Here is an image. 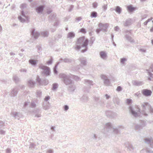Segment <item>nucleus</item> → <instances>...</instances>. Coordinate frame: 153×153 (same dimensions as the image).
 Here are the masks:
<instances>
[{"label": "nucleus", "mask_w": 153, "mask_h": 153, "mask_svg": "<svg viewBox=\"0 0 153 153\" xmlns=\"http://www.w3.org/2000/svg\"><path fill=\"white\" fill-rule=\"evenodd\" d=\"M30 32L31 37H33L34 39H37L40 35L39 32L35 31V29L34 28L30 29Z\"/></svg>", "instance_id": "nucleus-9"}, {"label": "nucleus", "mask_w": 153, "mask_h": 153, "mask_svg": "<svg viewBox=\"0 0 153 153\" xmlns=\"http://www.w3.org/2000/svg\"><path fill=\"white\" fill-rule=\"evenodd\" d=\"M81 63L83 66H85L87 64V60L85 57H82L80 58Z\"/></svg>", "instance_id": "nucleus-26"}, {"label": "nucleus", "mask_w": 153, "mask_h": 153, "mask_svg": "<svg viewBox=\"0 0 153 153\" xmlns=\"http://www.w3.org/2000/svg\"><path fill=\"white\" fill-rule=\"evenodd\" d=\"M106 115L109 118H114L116 115V114L114 112L107 111L105 112Z\"/></svg>", "instance_id": "nucleus-16"}, {"label": "nucleus", "mask_w": 153, "mask_h": 153, "mask_svg": "<svg viewBox=\"0 0 153 153\" xmlns=\"http://www.w3.org/2000/svg\"><path fill=\"white\" fill-rule=\"evenodd\" d=\"M142 94L146 97H148L151 95L152 94V91L149 89H146L142 90Z\"/></svg>", "instance_id": "nucleus-13"}, {"label": "nucleus", "mask_w": 153, "mask_h": 153, "mask_svg": "<svg viewBox=\"0 0 153 153\" xmlns=\"http://www.w3.org/2000/svg\"><path fill=\"white\" fill-rule=\"evenodd\" d=\"M126 148H127V150L130 151H133L134 148L132 144L129 142H127L125 144Z\"/></svg>", "instance_id": "nucleus-17"}, {"label": "nucleus", "mask_w": 153, "mask_h": 153, "mask_svg": "<svg viewBox=\"0 0 153 153\" xmlns=\"http://www.w3.org/2000/svg\"><path fill=\"white\" fill-rule=\"evenodd\" d=\"M93 7L95 8L97 7L98 6V4L97 2H94L92 4Z\"/></svg>", "instance_id": "nucleus-57"}, {"label": "nucleus", "mask_w": 153, "mask_h": 153, "mask_svg": "<svg viewBox=\"0 0 153 153\" xmlns=\"http://www.w3.org/2000/svg\"><path fill=\"white\" fill-rule=\"evenodd\" d=\"M84 83L89 85L88 87H85L83 90L85 93H89L91 88V86H93L94 84L93 81L89 79H85L84 80Z\"/></svg>", "instance_id": "nucleus-5"}, {"label": "nucleus", "mask_w": 153, "mask_h": 153, "mask_svg": "<svg viewBox=\"0 0 153 153\" xmlns=\"http://www.w3.org/2000/svg\"><path fill=\"white\" fill-rule=\"evenodd\" d=\"M80 68H82L81 65H77L76 67H74L73 68V70L75 71H78L80 69Z\"/></svg>", "instance_id": "nucleus-44"}, {"label": "nucleus", "mask_w": 153, "mask_h": 153, "mask_svg": "<svg viewBox=\"0 0 153 153\" xmlns=\"http://www.w3.org/2000/svg\"><path fill=\"white\" fill-rule=\"evenodd\" d=\"M18 18L19 20L22 22L23 23L25 21V19L22 18L21 16H19Z\"/></svg>", "instance_id": "nucleus-48"}, {"label": "nucleus", "mask_w": 153, "mask_h": 153, "mask_svg": "<svg viewBox=\"0 0 153 153\" xmlns=\"http://www.w3.org/2000/svg\"><path fill=\"white\" fill-rule=\"evenodd\" d=\"M5 126L4 122L0 120V128L4 127Z\"/></svg>", "instance_id": "nucleus-49"}, {"label": "nucleus", "mask_w": 153, "mask_h": 153, "mask_svg": "<svg viewBox=\"0 0 153 153\" xmlns=\"http://www.w3.org/2000/svg\"><path fill=\"white\" fill-rule=\"evenodd\" d=\"M109 25L108 23H105L104 24L102 23L99 24L98 26L100 28H101L102 31L106 32L107 31V29L109 27Z\"/></svg>", "instance_id": "nucleus-12"}, {"label": "nucleus", "mask_w": 153, "mask_h": 153, "mask_svg": "<svg viewBox=\"0 0 153 153\" xmlns=\"http://www.w3.org/2000/svg\"><path fill=\"white\" fill-rule=\"evenodd\" d=\"M115 10L118 14H120L122 11V9L119 6H117L115 9Z\"/></svg>", "instance_id": "nucleus-33"}, {"label": "nucleus", "mask_w": 153, "mask_h": 153, "mask_svg": "<svg viewBox=\"0 0 153 153\" xmlns=\"http://www.w3.org/2000/svg\"><path fill=\"white\" fill-rule=\"evenodd\" d=\"M88 39L85 38V36H82L78 39L76 42L77 45L74 47V48L77 50L80 49L82 47L84 48L82 49L81 52L84 53L88 49Z\"/></svg>", "instance_id": "nucleus-2"}, {"label": "nucleus", "mask_w": 153, "mask_h": 153, "mask_svg": "<svg viewBox=\"0 0 153 153\" xmlns=\"http://www.w3.org/2000/svg\"><path fill=\"white\" fill-rule=\"evenodd\" d=\"M140 107L141 109L140 106H136V108L137 110L135 111L132 106H130L129 107V111L131 114L135 117L140 116V114L145 117L148 116V115L146 111V109L149 110V112L151 114H153V108L148 102H144L141 103Z\"/></svg>", "instance_id": "nucleus-1"}, {"label": "nucleus", "mask_w": 153, "mask_h": 153, "mask_svg": "<svg viewBox=\"0 0 153 153\" xmlns=\"http://www.w3.org/2000/svg\"><path fill=\"white\" fill-rule=\"evenodd\" d=\"M101 79L103 81V83L104 85L106 86L110 85L111 82L108 77L104 74H101L100 75Z\"/></svg>", "instance_id": "nucleus-8"}, {"label": "nucleus", "mask_w": 153, "mask_h": 153, "mask_svg": "<svg viewBox=\"0 0 153 153\" xmlns=\"http://www.w3.org/2000/svg\"><path fill=\"white\" fill-rule=\"evenodd\" d=\"M113 101L115 104V106L116 105H120V101L118 98L117 97H114L113 99Z\"/></svg>", "instance_id": "nucleus-23"}, {"label": "nucleus", "mask_w": 153, "mask_h": 153, "mask_svg": "<svg viewBox=\"0 0 153 153\" xmlns=\"http://www.w3.org/2000/svg\"><path fill=\"white\" fill-rule=\"evenodd\" d=\"M143 128L140 125L137 124L136 125L135 127V130H140L142 129Z\"/></svg>", "instance_id": "nucleus-43"}, {"label": "nucleus", "mask_w": 153, "mask_h": 153, "mask_svg": "<svg viewBox=\"0 0 153 153\" xmlns=\"http://www.w3.org/2000/svg\"><path fill=\"white\" fill-rule=\"evenodd\" d=\"M89 100L88 97L85 94L83 95L82 97L80 98V101L82 102L86 103Z\"/></svg>", "instance_id": "nucleus-20"}, {"label": "nucleus", "mask_w": 153, "mask_h": 153, "mask_svg": "<svg viewBox=\"0 0 153 153\" xmlns=\"http://www.w3.org/2000/svg\"><path fill=\"white\" fill-rule=\"evenodd\" d=\"M146 151L147 153H153V152L149 148H147L146 149Z\"/></svg>", "instance_id": "nucleus-56"}, {"label": "nucleus", "mask_w": 153, "mask_h": 153, "mask_svg": "<svg viewBox=\"0 0 153 153\" xmlns=\"http://www.w3.org/2000/svg\"><path fill=\"white\" fill-rule=\"evenodd\" d=\"M95 40V38L94 37H92L91 38V40H90L89 43L91 44L90 46H91L93 43L94 42Z\"/></svg>", "instance_id": "nucleus-45"}, {"label": "nucleus", "mask_w": 153, "mask_h": 153, "mask_svg": "<svg viewBox=\"0 0 153 153\" xmlns=\"http://www.w3.org/2000/svg\"><path fill=\"white\" fill-rule=\"evenodd\" d=\"M140 123L141 124V126H142V128L146 126L147 124L146 121L144 120H140Z\"/></svg>", "instance_id": "nucleus-42"}, {"label": "nucleus", "mask_w": 153, "mask_h": 153, "mask_svg": "<svg viewBox=\"0 0 153 153\" xmlns=\"http://www.w3.org/2000/svg\"><path fill=\"white\" fill-rule=\"evenodd\" d=\"M63 108L65 111H67L69 109V107L68 105H65L63 106Z\"/></svg>", "instance_id": "nucleus-53"}, {"label": "nucleus", "mask_w": 153, "mask_h": 153, "mask_svg": "<svg viewBox=\"0 0 153 153\" xmlns=\"http://www.w3.org/2000/svg\"><path fill=\"white\" fill-rule=\"evenodd\" d=\"M21 15L25 17V18H26V19H27L28 18V17L27 16H26L25 13L24 12V11H23V10H22L21 12Z\"/></svg>", "instance_id": "nucleus-52"}, {"label": "nucleus", "mask_w": 153, "mask_h": 153, "mask_svg": "<svg viewBox=\"0 0 153 153\" xmlns=\"http://www.w3.org/2000/svg\"><path fill=\"white\" fill-rule=\"evenodd\" d=\"M50 97L49 96H46L44 100L46 101H47L49 99H50Z\"/></svg>", "instance_id": "nucleus-63"}, {"label": "nucleus", "mask_w": 153, "mask_h": 153, "mask_svg": "<svg viewBox=\"0 0 153 153\" xmlns=\"http://www.w3.org/2000/svg\"><path fill=\"white\" fill-rule=\"evenodd\" d=\"M28 85L31 88L34 87L35 84V82L32 80H30L28 81Z\"/></svg>", "instance_id": "nucleus-32"}, {"label": "nucleus", "mask_w": 153, "mask_h": 153, "mask_svg": "<svg viewBox=\"0 0 153 153\" xmlns=\"http://www.w3.org/2000/svg\"><path fill=\"white\" fill-rule=\"evenodd\" d=\"M93 100L94 101L96 102V105H100L101 107H104L105 105V100L104 99H100L99 97L95 96L93 97Z\"/></svg>", "instance_id": "nucleus-6"}, {"label": "nucleus", "mask_w": 153, "mask_h": 153, "mask_svg": "<svg viewBox=\"0 0 153 153\" xmlns=\"http://www.w3.org/2000/svg\"><path fill=\"white\" fill-rule=\"evenodd\" d=\"M132 20L130 18H128L126 20L125 22L123 24L125 26H128L131 25L132 24Z\"/></svg>", "instance_id": "nucleus-25"}, {"label": "nucleus", "mask_w": 153, "mask_h": 153, "mask_svg": "<svg viewBox=\"0 0 153 153\" xmlns=\"http://www.w3.org/2000/svg\"><path fill=\"white\" fill-rule=\"evenodd\" d=\"M79 32L84 34L86 33L87 32L86 29L84 28H81Z\"/></svg>", "instance_id": "nucleus-51"}, {"label": "nucleus", "mask_w": 153, "mask_h": 153, "mask_svg": "<svg viewBox=\"0 0 153 153\" xmlns=\"http://www.w3.org/2000/svg\"><path fill=\"white\" fill-rule=\"evenodd\" d=\"M102 31L101 28H100L96 30V31L97 34H99L101 31Z\"/></svg>", "instance_id": "nucleus-60"}, {"label": "nucleus", "mask_w": 153, "mask_h": 153, "mask_svg": "<svg viewBox=\"0 0 153 153\" xmlns=\"http://www.w3.org/2000/svg\"><path fill=\"white\" fill-rule=\"evenodd\" d=\"M153 139L151 137L150 138H146L144 139V142L148 144H150V145Z\"/></svg>", "instance_id": "nucleus-31"}, {"label": "nucleus", "mask_w": 153, "mask_h": 153, "mask_svg": "<svg viewBox=\"0 0 153 153\" xmlns=\"http://www.w3.org/2000/svg\"><path fill=\"white\" fill-rule=\"evenodd\" d=\"M58 87V85L57 83H54L52 85V90L53 91H55L56 90Z\"/></svg>", "instance_id": "nucleus-39"}, {"label": "nucleus", "mask_w": 153, "mask_h": 153, "mask_svg": "<svg viewBox=\"0 0 153 153\" xmlns=\"http://www.w3.org/2000/svg\"><path fill=\"white\" fill-rule=\"evenodd\" d=\"M100 56L101 58L105 60L107 58V53L105 51H101L100 53Z\"/></svg>", "instance_id": "nucleus-21"}, {"label": "nucleus", "mask_w": 153, "mask_h": 153, "mask_svg": "<svg viewBox=\"0 0 153 153\" xmlns=\"http://www.w3.org/2000/svg\"><path fill=\"white\" fill-rule=\"evenodd\" d=\"M50 107V104L49 102L44 103L42 105L43 108L45 110L49 109Z\"/></svg>", "instance_id": "nucleus-24"}, {"label": "nucleus", "mask_w": 153, "mask_h": 153, "mask_svg": "<svg viewBox=\"0 0 153 153\" xmlns=\"http://www.w3.org/2000/svg\"><path fill=\"white\" fill-rule=\"evenodd\" d=\"M98 14L96 11H94L92 12L91 13L90 17L91 18H95L97 16Z\"/></svg>", "instance_id": "nucleus-36"}, {"label": "nucleus", "mask_w": 153, "mask_h": 153, "mask_svg": "<svg viewBox=\"0 0 153 153\" xmlns=\"http://www.w3.org/2000/svg\"><path fill=\"white\" fill-rule=\"evenodd\" d=\"M56 15L55 13H51L49 17V20L50 21H56Z\"/></svg>", "instance_id": "nucleus-28"}, {"label": "nucleus", "mask_w": 153, "mask_h": 153, "mask_svg": "<svg viewBox=\"0 0 153 153\" xmlns=\"http://www.w3.org/2000/svg\"><path fill=\"white\" fill-rule=\"evenodd\" d=\"M13 80L16 83L19 82L20 81L19 78L16 75H15L13 76Z\"/></svg>", "instance_id": "nucleus-38"}, {"label": "nucleus", "mask_w": 153, "mask_h": 153, "mask_svg": "<svg viewBox=\"0 0 153 153\" xmlns=\"http://www.w3.org/2000/svg\"><path fill=\"white\" fill-rule=\"evenodd\" d=\"M146 71L149 75L148 80L149 81H151L152 79L153 78V74L151 72V71L153 72V64L151 65L149 69H146Z\"/></svg>", "instance_id": "nucleus-10"}, {"label": "nucleus", "mask_w": 153, "mask_h": 153, "mask_svg": "<svg viewBox=\"0 0 153 153\" xmlns=\"http://www.w3.org/2000/svg\"><path fill=\"white\" fill-rule=\"evenodd\" d=\"M38 61L37 60H34L33 59H30L29 60V63L33 66H36L37 64Z\"/></svg>", "instance_id": "nucleus-29"}, {"label": "nucleus", "mask_w": 153, "mask_h": 153, "mask_svg": "<svg viewBox=\"0 0 153 153\" xmlns=\"http://www.w3.org/2000/svg\"><path fill=\"white\" fill-rule=\"evenodd\" d=\"M27 7V4L25 3H23L20 6V8L21 9L23 10V9L26 8Z\"/></svg>", "instance_id": "nucleus-46"}, {"label": "nucleus", "mask_w": 153, "mask_h": 153, "mask_svg": "<svg viewBox=\"0 0 153 153\" xmlns=\"http://www.w3.org/2000/svg\"><path fill=\"white\" fill-rule=\"evenodd\" d=\"M41 35L43 36L47 37L49 34V32L48 31H45L42 32L41 33Z\"/></svg>", "instance_id": "nucleus-41"}, {"label": "nucleus", "mask_w": 153, "mask_h": 153, "mask_svg": "<svg viewBox=\"0 0 153 153\" xmlns=\"http://www.w3.org/2000/svg\"><path fill=\"white\" fill-rule=\"evenodd\" d=\"M30 106L32 108H35L36 107V105L34 101H32L31 102Z\"/></svg>", "instance_id": "nucleus-55"}, {"label": "nucleus", "mask_w": 153, "mask_h": 153, "mask_svg": "<svg viewBox=\"0 0 153 153\" xmlns=\"http://www.w3.org/2000/svg\"><path fill=\"white\" fill-rule=\"evenodd\" d=\"M40 69H42L44 70L43 73L46 76L50 75V69L49 67L47 66L44 65L42 64L40 65L39 66Z\"/></svg>", "instance_id": "nucleus-7"}, {"label": "nucleus", "mask_w": 153, "mask_h": 153, "mask_svg": "<svg viewBox=\"0 0 153 153\" xmlns=\"http://www.w3.org/2000/svg\"><path fill=\"white\" fill-rule=\"evenodd\" d=\"M35 144L33 143H31L30 144L29 148H34L35 147Z\"/></svg>", "instance_id": "nucleus-62"}, {"label": "nucleus", "mask_w": 153, "mask_h": 153, "mask_svg": "<svg viewBox=\"0 0 153 153\" xmlns=\"http://www.w3.org/2000/svg\"><path fill=\"white\" fill-rule=\"evenodd\" d=\"M103 10L105 11L107 9V4H105L102 7Z\"/></svg>", "instance_id": "nucleus-59"}, {"label": "nucleus", "mask_w": 153, "mask_h": 153, "mask_svg": "<svg viewBox=\"0 0 153 153\" xmlns=\"http://www.w3.org/2000/svg\"><path fill=\"white\" fill-rule=\"evenodd\" d=\"M105 127L106 130L108 132H110L112 130L115 134H118L120 133V130H118L117 128H113L112 125L110 122L106 123Z\"/></svg>", "instance_id": "nucleus-4"}, {"label": "nucleus", "mask_w": 153, "mask_h": 153, "mask_svg": "<svg viewBox=\"0 0 153 153\" xmlns=\"http://www.w3.org/2000/svg\"><path fill=\"white\" fill-rule=\"evenodd\" d=\"M59 76L60 78L62 79L63 82L66 85H71L72 84V82H73L72 80L66 74L63 73H61L59 74Z\"/></svg>", "instance_id": "nucleus-3"}, {"label": "nucleus", "mask_w": 153, "mask_h": 153, "mask_svg": "<svg viewBox=\"0 0 153 153\" xmlns=\"http://www.w3.org/2000/svg\"><path fill=\"white\" fill-rule=\"evenodd\" d=\"M74 61V59L71 58H65L64 59V62L68 63H71Z\"/></svg>", "instance_id": "nucleus-30"}, {"label": "nucleus", "mask_w": 153, "mask_h": 153, "mask_svg": "<svg viewBox=\"0 0 153 153\" xmlns=\"http://www.w3.org/2000/svg\"><path fill=\"white\" fill-rule=\"evenodd\" d=\"M75 34L73 32H69L67 35V38L71 39L75 37Z\"/></svg>", "instance_id": "nucleus-37"}, {"label": "nucleus", "mask_w": 153, "mask_h": 153, "mask_svg": "<svg viewBox=\"0 0 153 153\" xmlns=\"http://www.w3.org/2000/svg\"><path fill=\"white\" fill-rule=\"evenodd\" d=\"M45 7V6L44 5H40L36 7L35 10L38 13L41 14L43 12Z\"/></svg>", "instance_id": "nucleus-15"}, {"label": "nucleus", "mask_w": 153, "mask_h": 153, "mask_svg": "<svg viewBox=\"0 0 153 153\" xmlns=\"http://www.w3.org/2000/svg\"><path fill=\"white\" fill-rule=\"evenodd\" d=\"M69 86L68 87V89L71 91H74L76 88L75 86L74 85L73 82L71 85H69Z\"/></svg>", "instance_id": "nucleus-35"}, {"label": "nucleus", "mask_w": 153, "mask_h": 153, "mask_svg": "<svg viewBox=\"0 0 153 153\" xmlns=\"http://www.w3.org/2000/svg\"><path fill=\"white\" fill-rule=\"evenodd\" d=\"M72 77L75 81H78L80 80V78L77 76H76L73 75H71Z\"/></svg>", "instance_id": "nucleus-40"}, {"label": "nucleus", "mask_w": 153, "mask_h": 153, "mask_svg": "<svg viewBox=\"0 0 153 153\" xmlns=\"http://www.w3.org/2000/svg\"><path fill=\"white\" fill-rule=\"evenodd\" d=\"M93 29V27L92 26H89L88 28V31L89 32H92Z\"/></svg>", "instance_id": "nucleus-61"}, {"label": "nucleus", "mask_w": 153, "mask_h": 153, "mask_svg": "<svg viewBox=\"0 0 153 153\" xmlns=\"http://www.w3.org/2000/svg\"><path fill=\"white\" fill-rule=\"evenodd\" d=\"M53 151L51 149H49L47 151V153H53Z\"/></svg>", "instance_id": "nucleus-64"}, {"label": "nucleus", "mask_w": 153, "mask_h": 153, "mask_svg": "<svg viewBox=\"0 0 153 153\" xmlns=\"http://www.w3.org/2000/svg\"><path fill=\"white\" fill-rule=\"evenodd\" d=\"M35 114V117H40L41 116V112L40 109L35 110L33 111Z\"/></svg>", "instance_id": "nucleus-22"}, {"label": "nucleus", "mask_w": 153, "mask_h": 153, "mask_svg": "<svg viewBox=\"0 0 153 153\" xmlns=\"http://www.w3.org/2000/svg\"><path fill=\"white\" fill-rule=\"evenodd\" d=\"M132 83L133 85L136 86H140L144 84L143 81L137 80H133Z\"/></svg>", "instance_id": "nucleus-18"}, {"label": "nucleus", "mask_w": 153, "mask_h": 153, "mask_svg": "<svg viewBox=\"0 0 153 153\" xmlns=\"http://www.w3.org/2000/svg\"><path fill=\"white\" fill-rule=\"evenodd\" d=\"M125 37L126 39L130 42L133 43L135 42L134 40L128 35L126 34L125 35Z\"/></svg>", "instance_id": "nucleus-27"}, {"label": "nucleus", "mask_w": 153, "mask_h": 153, "mask_svg": "<svg viewBox=\"0 0 153 153\" xmlns=\"http://www.w3.org/2000/svg\"><path fill=\"white\" fill-rule=\"evenodd\" d=\"M135 10V8L131 5H130L127 7V10L130 12H131Z\"/></svg>", "instance_id": "nucleus-34"}, {"label": "nucleus", "mask_w": 153, "mask_h": 153, "mask_svg": "<svg viewBox=\"0 0 153 153\" xmlns=\"http://www.w3.org/2000/svg\"><path fill=\"white\" fill-rule=\"evenodd\" d=\"M39 85H47L48 83V81L47 79H41L39 78V76H37L36 79Z\"/></svg>", "instance_id": "nucleus-11"}, {"label": "nucleus", "mask_w": 153, "mask_h": 153, "mask_svg": "<svg viewBox=\"0 0 153 153\" xmlns=\"http://www.w3.org/2000/svg\"><path fill=\"white\" fill-rule=\"evenodd\" d=\"M53 58L52 57H51L50 59L47 62V64L48 65L51 64L53 63Z\"/></svg>", "instance_id": "nucleus-47"}, {"label": "nucleus", "mask_w": 153, "mask_h": 153, "mask_svg": "<svg viewBox=\"0 0 153 153\" xmlns=\"http://www.w3.org/2000/svg\"><path fill=\"white\" fill-rule=\"evenodd\" d=\"M122 90V88L120 86H118L117 87L116 90L118 92Z\"/></svg>", "instance_id": "nucleus-58"}, {"label": "nucleus", "mask_w": 153, "mask_h": 153, "mask_svg": "<svg viewBox=\"0 0 153 153\" xmlns=\"http://www.w3.org/2000/svg\"><path fill=\"white\" fill-rule=\"evenodd\" d=\"M127 60V59L124 58H123L121 59H120V62L122 64H124L125 63V62Z\"/></svg>", "instance_id": "nucleus-50"}, {"label": "nucleus", "mask_w": 153, "mask_h": 153, "mask_svg": "<svg viewBox=\"0 0 153 153\" xmlns=\"http://www.w3.org/2000/svg\"><path fill=\"white\" fill-rule=\"evenodd\" d=\"M126 103L128 105L131 104L132 103V100L130 99H126Z\"/></svg>", "instance_id": "nucleus-54"}, {"label": "nucleus", "mask_w": 153, "mask_h": 153, "mask_svg": "<svg viewBox=\"0 0 153 153\" xmlns=\"http://www.w3.org/2000/svg\"><path fill=\"white\" fill-rule=\"evenodd\" d=\"M18 91V88L17 87L14 88L11 91L10 96L11 97H16Z\"/></svg>", "instance_id": "nucleus-19"}, {"label": "nucleus", "mask_w": 153, "mask_h": 153, "mask_svg": "<svg viewBox=\"0 0 153 153\" xmlns=\"http://www.w3.org/2000/svg\"><path fill=\"white\" fill-rule=\"evenodd\" d=\"M10 114L15 119L19 120L22 116V114L20 112L16 111H13Z\"/></svg>", "instance_id": "nucleus-14"}]
</instances>
